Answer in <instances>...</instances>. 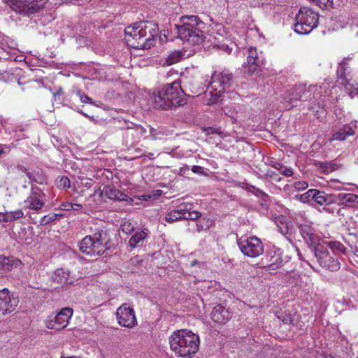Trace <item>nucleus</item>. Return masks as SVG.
<instances>
[{
    "label": "nucleus",
    "mask_w": 358,
    "mask_h": 358,
    "mask_svg": "<svg viewBox=\"0 0 358 358\" xmlns=\"http://www.w3.org/2000/svg\"><path fill=\"white\" fill-rule=\"evenodd\" d=\"M127 44L134 49H150L159 34L158 26L152 21H141L125 28Z\"/></svg>",
    "instance_id": "nucleus-1"
},
{
    "label": "nucleus",
    "mask_w": 358,
    "mask_h": 358,
    "mask_svg": "<svg viewBox=\"0 0 358 358\" xmlns=\"http://www.w3.org/2000/svg\"><path fill=\"white\" fill-rule=\"evenodd\" d=\"M169 342L171 350L176 356L182 358H192L199 351L200 338L197 334L190 330L180 329L173 332Z\"/></svg>",
    "instance_id": "nucleus-2"
},
{
    "label": "nucleus",
    "mask_w": 358,
    "mask_h": 358,
    "mask_svg": "<svg viewBox=\"0 0 358 358\" xmlns=\"http://www.w3.org/2000/svg\"><path fill=\"white\" fill-rule=\"evenodd\" d=\"M185 97L180 81L175 80L153 93L152 103L155 108L168 110L173 106H183L186 103Z\"/></svg>",
    "instance_id": "nucleus-3"
},
{
    "label": "nucleus",
    "mask_w": 358,
    "mask_h": 358,
    "mask_svg": "<svg viewBox=\"0 0 358 358\" xmlns=\"http://www.w3.org/2000/svg\"><path fill=\"white\" fill-rule=\"evenodd\" d=\"M203 22L195 15L182 16L179 22L175 24L178 37L191 45H200L203 42Z\"/></svg>",
    "instance_id": "nucleus-4"
},
{
    "label": "nucleus",
    "mask_w": 358,
    "mask_h": 358,
    "mask_svg": "<svg viewBox=\"0 0 358 358\" xmlns=\"http://www.w3.org/2000/svg\"><path fill=\"white\" fill-rule=\"evenodd\" d=\"M80 251L91 257L101 256L110 249V244L106 231L99 229L85 236L78 244Z\"/></svg>",
    "instance_id": "nucleus-5"
},
{
    "label": "nucleus",
    "mask_w": 358,
    "mask_h": 358,
    "mask_svg": "<svg viewBox=\"0 0 358 358\" xmlns=\"http://www.w3.org/2000/svg\"><path fill=\"white\" fill-rule=\"evenodd\" d=\"M233 79V74L227 69L215 71L208 86L210 98L207 104L217 103L222 95L229 88Z\"/></svg>",
    "instance_id": "nucleus-6"
},
{
    "label": "nucleus",
    "mask_w": 358,
    "mask_h": 358,
    "mask_svg": "<svg viewBox=\"0 0 358 358\" xmlns=\"http://www.w3.org/2000/svg\"><path fill=\"white\" fill-rule=\"evenodd\" d=\"M312 92H314L313 97L317 98L321 96H328L330 94L329 86L327 83H323L322 85H299L290 88L285 96L284 99L287 102L293 103L298 100H306L310 98Z\"/></svg>",
    "instance_id": "nucleus-7"
},
{
    "label": "nucleus",
    "mask_w": 358,
    "mask_h": 358,
    "mask_svg": "<svg viewBox=\"0 0 358 358\" xmlns=\"http://www.w3.org/2000/svg\"><path fill=\"white\" fill-rule=\"evenodd\" d=\"M294 29L301 35L308 34L318 25L319 15L308 7H302L294 18Z\"/></svg>",
    "instance_id": "nucleus-8"
},
{
    "label": "nucleus",
    "mask_w": 358,
    "mask_h": 358,
    "mask_svg": "<svg viewBox=\"0 0 358 358\" xmlns=\"http://www.w3.org/2000/svg\"><path fill=\"white\" fill-rule=\"evenodd\" d=\"M46 195L40 187L31 185L30 192L23 201V208L29 213H41L45 207Z\"/></svg>",
    "instance_id": "nucleus-9"
},
{
    "label": "nucleus",
    "mask_w": 358,
    "mask_h": 358,
    "mask_svg": "<svg viewBox=\"0 0 358 358\" xmlns=\"http://www.w3.org/2000/svg\"><path fill=\"white\" fill-rule=\"evenodd\" d=\"M315 256L320 265L331 271H338L341 264L338 258L334 255L325 245L318 243L315 246Z\"/></svg>",
    "instance_id": "nucleus-10"
},
{
    "label": "nucleus",
    "mask_w": 358,
    "mask_h": 358,
    "mask_svg": "<svg viewBox=\"0 0 358 358\" xmlns=\"http://www.w3.org/2000/svg\"><path fill=\"white\" fill-rule=\"evenodd\" d=\"M237 243L242 253L248 257L255 258L264 252L263 243L256 236L241 237Z\"/></svg>",
    "instance_id": "nucleus-11"
},
{
    "label": "nucleus",
    "mask_w": 358,
    "mask_h": 358,
    "mask_svg": "<svg viewBox=\"0 0 358 358\" xmlns=\"http://www.w3.org/2000/svg\"><path fill=\"white\" fill-rule=\"evenodd\" d=\"M71 308H63L57 314L50 315L45 320V327L49 329L60 331L66 328L73 315Z\"/></svg>",
    "instance_id": "nucleus-12"
},
{
    "label": "nucleus",
    "mask_w": 358,
    "mask_h": 358,
    "mask_svg": "<svg viewBox=\"0 0 358 358\" xmlns=\"http://www.w3.org/2000/svg\"><path fill=\"white\" fill-rule=\"evenodd\" d=\"M351 58L345 57L339 64L336 71L337 83L345 87L350 96V91H355L356 85L350 83L351 68L349 62Z\"/></svg>",
    "instance_id": "nucleus-13"
},
{
    "label": "nucleus",
    "mask_w": 358,
    "mask_h": 358,
    "mask_svg": "<svg viewBox=\"0 0 358 358\" xmlns=\"http://www.w3.org/2000/svg\"><path fill=\"white\" fill-rule=\"evenodd\" d=\"M118 324L124 327L132 329L137 325L134 308L128 303H123L116 311Z\"/></svg>",
    "instance_id": "nucleus-14"
},
{
    "label": "nucleus",
    "mask_w": 358,
    "mask_h": 358,
    "mask_svg": "<svg viewBox=\"0 0 358 358\" xmlns=\"http://www.w3.org/2000/svg\"><path fill=\"white\" fill-rule=\"evenodd\" d=\"M145 129H144L141 125L130 122L123 131V141L125 145L133 146L145 136Z\"/></svg>",
    "instance_id": "nucleus-15"
},
{
    "label": "nucleus",
    "mask_w": 358,
    "mask_h": 358,
    "mask_svg": "<svg viewBox=\"0 0 358 358\" xmlns=\"http://www.w3.org/2000/svg\"><path fill=\"white\" fill-rule=\"evenodd\" d=\"M19 303L17 296H15L8 289L0 290V314L5 315L15 310Z\"/></svg>",
    "instance_id": "nucleus-16"
},
{
    "label": "nucleus",
    "mask_w": 358,
    "mask_h": 358,
    "mask_svg": "<svg viewBox=\"0 0 358 358\" xmlns=\"http://www.w3.org/2000/svg\"><path fill=\"white\" fill-rule=\"evenodd\" d=\"M11 8L16 13L27 14L36 12L48 0H26L27 4L22 5V0H10Z\"/></svg>",
    "instance_id": "nucleus-17"
},
{
    "label": "nucleus",
    "mask_w": 358,
    "mask_h": 358,
    "mask_svg": "<svg viewBox=\"0 0 358 358\" xmlns=\"http://www.w3.org/2000/svg\"><path fill=\"white\" fill-rule=\"evenodd\" d=\"M262 64L263 58L262 55L258 54L255 48L250 47L248 49L247 62L243 64V71L245 73L250 75L255 73Z\"/></svg>",
    "instance_id": "nucleus-18"
},
{
    "label": "nucleus",
    "mask_w": 358,
    "mask_h": 358,
    "mask_svg": "<svg viewBox=\"0 0 358 358\" xmlns=\"http://www.w3.org/2000/svg\"><path fill=\"white\" fill-rule=\"evenodd\" d=\"M266 259L268 262L267 270L275 271L284 265L283 251L280 248L273 247L268 253Z\"/></svg>",
    "instance_id": "nucleus-19"
},
{
    "label": "nucleus",
    "mask_w": 358,
    "mask_h": 358,
    "mask_svg": "<svg viewBox=\"0 0 358 358\" xmlns=\"http://www.w3.org/2000/svg\"><path fill=\"white\" fill-rule=\"evenodd\" d=\"M300 234L304 241L310 245H317L320 240L316 230L308 223L301 224L299 227Z\"/></svg>",
    "instance_id": "nucleus-20"
},
{
    "label": "nucleus",
    "mask_w": 358,
    "mask_h": 358,
    "mask_svg": "<svg viewBox=\"0 0 358 358\" xmlns=\"http://www.w3.org/2000/svg\"><path fill=\"white\" fill-rule=\"evenodd\" d=\"M102 194L107 198L120 201H127L131 203L134 200L125 193L113 186H106L103 187Z\"/></svg>",
    "instance_id": "nucleus-21"
},
{
    "label": "nucleus",
    "mask_w": 358,
    "mask_h": 358,
    "mask_svg": "<svg viewBox=\"0 0 358 358\" xmlns=\"http://www.w3.org/2000/svg\"><path fill=\"white\" fill-rule=\"evenodd\" d=\"M334 203L350 208L358 207V195L351 193H338L335 194Z\"/></svg>",
    "instance_id": "nucleus-22"
},
{
    "label": "nucleus",
    "mask_w": 358,
    "mask_h": 358,
    "mask_svg": "<svg viewBox=\"0 0 358 358\" xmlns=\"http://www.w3.org/2000/svg\"><path fill=\"white\" fill-rule=\"evenodd\" d=\"M211 317L217 323L224 324L231 317V313L222 305L218 304L214 307Z\"/></svg>",
    "instance_id": "nucleus-23"
},
{
    "label": "nucleus",
    "mask_w": 358,
    "mask_h": 358,
    "mask_svg": "<svg viewBox=\"0 0 358 358\" xmlns=\"http://www.w3.org/2000/svg\"><path fill=\"white\" fill-rule=\"evenodd\" d=\"M191 208L192 204L188 203H181L175 208V210L180 215H181V218L183 220H195L199 217H201L200 212L195 210L191 211Z\"/></svg>",
    "instance_id": "nucleus-24"
},
{
    "label": "nucleus",
    "mask_w": 358,
    "mask_h": 358,
    "mask_svg": "<svg viewBox=\"0 0 358 358\" xmlns=\"http://www.w3.org/2000/svg\"><path fill=\"white\" fill-rule=\"evenodd\" d=\"M355 129L356 127L355 125L345 124L338 130L335 131L329 140L330 141H343L348 137L355 135Z\"/></svg>",
    "instance_id": "nucleus-25"
},
{
    "label": "nucleus",
    "mask_w": 358,
    "mask_h": 358,
    "mask_svg": "<svg viewBox=\"0 0 358 358\" xmlns=\"http://www.w3.org/2000/svg\"><path fill=\"white\" fill-rule=\"evenodd\" d=\"M148 234V229L145 228L137 230L130 238L128 243L129 245L131 248H135L142 245L146 239Z\"/></svg>",
    "instance_id": "nucleus-26"
},
{
    "label": "nucleus",
    "mask_w": 358,
    "mask_h": 358,
    "mask_svg": "<svg viewBox=\"0 0 358 358\" xmlns=\"http://www.w3.org/2000/svg\"><path fill=\"white\" fill-rule=\"evenodd\" d=\"M314 194V202L320 206H327L335 201V194H327L316 189Z\"/></svg>",
    "instance_id": "nucleus-27"
},
{
    "label": "nucleus",
    "mask_w": 358,
    "mask_h": 358,
    "mask_svg": "<svg viewBox=\"0 0 358 358\" xmlns=\"http://www.w3.org/2000/svg\"><path fill=\"white\" fill-rule=\"evenodd\" d=\"M21 261L13 257L0 256V270L3 272L10 271L14 267L21 265Z\"/></svg>",
    "instance_id": "nucleus-28"
},
{
    "label": "nucleus",
    "mask_w": 358,
    "mask_h": 358,
    "mask_svg": "<svg viewBox=\"0 0 358 358\" xmlns=\"http://www.w3.org/2000/svg\"><path fill=\"white\" fill-rule=\"evenodd\" d=\"M192 221L194 222L192 227L196 228L192 230L197 232L208 230L213 224V220L207 217H202L201 215V217H199L196 220Z\"/></svg>",
    "instance_id": "nucleus-29"
},
{
    "label": "nucleus",
    "mask_w": 358,
    "mask_h": 358,
    "mask_svg": "<svg viewBox=\"0 0 358 358\" xmlns=\"http://www.w3.org/2000/svg\"><path fill=\"white\" fill-rule=\"evenodd\" d=\"M322 245H325L327 248L331 249V253L336 256V254H345L346 253V248L341 243L335 241H325L322 243Z\"/></svg>",
    "instance_id": "nucleus-30"
},
{
    "label": "nucleus",
    "mask_w": 358,
    "mask_h": 358,
    "mask_svg": "<svg viewBox=\"0 0 358 358\" xmlns=\"http://www.w3.org/2000/svg\"><path fill=\"white\" fill-rule=\"evenodd\" d=\"M26 175L31 182L39 185L47 183V177L42 171H27Z\"/></svg>",
    "instance_id": "nucleus-31"
},
{
    "label": "nucleus",
    "mask_w": 358,
    "mask_h": 358,
    "mask_svg": "<svg viewBox=\"0 0 358 358\" xmlns=\"http://www.w3.org/2000/svg\"><path fill=\"white\" fill-rule=\"evenodd\" d=\"M70 273L62 268L57 269L52 275V279L55 282L65 284L68 282Z\"/></svg>",
    "instance_id": "nucleus-32"
},
{
    "label": "nucleus",
    "mask_w": 358,
    "mask_h": 358,
    "mask_svg": "<svg viewBox=\"0 0 358 358\" xmlns=\"http://www.w3.org/2000/svg\"><path fill=\"white\" fill-rule=\"evenodd\" d=\"M317 167L322 173H329L338 169V166L332 162H318Z\"/></svg>",
    "instance_id": "nucleus-33"
},
{
    "label": "nucleus",
    "mask_w": 358,
    "mask_h": 358,
    "mask_svg": "<svg viewBox=\"0 0 358 358\" xmlns=\"http://www.w3.org/2000/svg\"><path fill=\"white\" fill-rule=\"evenodd\" d=\"M137 225V223L131 220H125L120 224L121 231L126 234H129L133 232Z\"/></svg>",
    "instance_id": "nucleus-34"
},
{
    "label": "nucleus",
    "mask_w": 358,
    "mask_h": 358,
    "mask_svg": "<svg viewBox=\"0 0 358 358\" xmlns=\"http://www.w3.org/2000/svg\"><path fill=\"white\" fill-rule=\"evenodd\" d=\"M314 194H315V189H311L302 194L296 196V197L302 203H309L311 201H314Z\"/></svg>",
    "instance_id": "nucleus-35"
},
{
    "label": "nucleus",
    "mask_w": 358,
    "mask_h": 358,
    "mask_svg": "<svg viewBox=\"0 0 358 358\" xmlns=\"http://www.w3.org/2000/svg\"><path fill=\"white\" fill-rule=\"evenodd\" d=\"M275 224L277 227L278 228L279 232H280L284 236H287L288 234L289 228L287 222H285V217L282 216L276 217Z\"/></svg>",
    "instance_id": "nucleus-36"
},
{
    "label": "nucleus",
    "mask_w": 358,
    "mask_h": 358,
    "mask_svg": "<svg viewBox=\"0 0 358 358\" xmlns=\"http://www.w3.org/2000/svg\"><path fill=\"white\" fill-rule=\"evenodd\" d=\"M24 217V212L22 210L18 209L13 211H6V222H12L15 220L20 219Z\"/></svg>",
    "instance_id": "nucleus-37"
},
{
    "label": "nucleus",
    "mask_w": 358,
    "mask_h": 358,
    "mask_svg": "<svg viewBox=\"0 0 358 358\" xmlns=\"http://www.w3.org/2000/svg\"><path fill=\"white\" fill-rule=\"evenodd\" d=\"M62 214H58V213H50L46 215H44L42 217L40 220V224L41 225H46L48 224H50L57 220H59V218L62 217Z\"/></svg>",
    "instance_id": "nucleus-38"
},
{
    "label": "nucleus",
    "mask_w": 358,
    "mask_h": 358,
    "mask_svg": "<svg viewBox=\"0 0 358 358\" xmlns=\"http://www.w3.org/2000/svg\"><path fill=\"white\" fill-rule=\"evenodd\" d=\"M165 220L166 222L171 223L177 220H182V218L181 215H180L177 211L173 209L166 215Z\"/></svg>",
    "instance_id": "nucleus-39"
},
{
    "label": "nucleus",
    "mask_w": 358,
    "mask_h": 358,
    "mask_svg": "<svg viewBox=\"0 0 358 358\" xmlns=\"http://www.w3.org/2000/svg\"><path fill=\"white\" fill-rule=\"evenodd\" d=\"M182 54L179 51H176L169 55L167 58V62L169 64H173L179 62L181 59Z\"/></svg>",
    "instance_id": "nucleus-40"
},
{
    "label": "nucleus",
    "mask_w": 358,
    "mask_h": 358,
    "mask_svg": "<svg viewBox=\"0 0 358 358\" xmlns=\"http://www.w3.org/2000/svg\"><path fill=\"white\" fill-rule=\"evenodd\" d=\"M58 185H59V187H62V188L69 187H70V180L67 177L63 176L60 178V180L58 182Z\"/></svg>",
    "instance_id": "nucleus-41"
},
{
    "label": "nucleus",
    "mask_w": 358,
    "mask_h": 358,
    "mask_svg": "<svg viewBox=\"0 0 358 358\" xmlns=\"http://www.w3.org/2000/svg\"><path fill=\"white\" fill-rule=\"evenodd\" d=\"M294 187L299 191H302L308 188V183L305 181H296L294 184Z\"/></svg>",
    "instance_id": "nucleus-42"
},
{
    "label": "nucleus",
    "mask_w": 358,
    "mask_h": 358,
    "mask_svg": "<svg viewBox=\"0 0 358 358\" xmlns=\"http://www.w3.org/2000/svg\"><path fill=\"white\" fill-rule=\"evenodd\" d=\"M266 175L275 181H280L281 179L279 175L274 171H268Z\"/></svg>",
    "instance_id": "nucleus-43"
},
{
    "label": "nucleus",
    "mask_w": 358,
    "mask_h": 358,
    "mask_svg": "<svg viewBox=\"0 0 358 358\" xmlns=\"http://www.w3.org/2000/svg\"><path fill=\"white\" fill-rule=\"evenodd\" d=\"M217 46L219 50L226 52L228 54H230L232 50L231 48H230L228 45L224 43L221 45H217Z\"/></svg>",
    "instance_id": "nucleus-44"
},
{
    "label": "nucleus",
    "mask_w": 358,
    "mask_h": 358,
    "mask_svg": "<svg viewBox=\"0 0 358 358\" xmlns=\"http://www.w3.org/2000/svg\"><path fill=\"white\" fill-rule=\"evenodd\" d=\"M252 194L257 197H268V195L264 191L257 187L255 189Z\"/></svg>",
    "instance_id": "nucleus-45"
},
{
    "label": "nucleus",
    "mask_w": 358,
    "mask_h": 358,
    "mask_svg": "<svg viewBox=\"0 0 358 358\" xmlns=\"http://www.w3.org/2000/svg\"><path fill=\"white\" fill-rule=\"evenodd\" d=\"M285 176H291L293 174V171L291 168H287V166H284L280 171Z\"/></svg>",
    "instance_id": "nucleus-46"
},
{
    "label": "nucleus",
    "mask_w": 358,
    "mask_h": 358,
    "mask_svg": "<svg viewBox=\"0 0 358 358\" xmlns=\"http://www.w3.org/2000/svg\"><path fill=\"white\" fill-rule=\"evenodd\" d=\"M192 171L196 174H203V168L200 166H193L192 167Z\"/></svg>",
    "instance_id": "nucleus-47"
},
{
    "label": "nucleus",
    "mask_w": 358,
    "mask_h": 358,
    "mask_svg": "<svg viewBox=\"0 0 358 358\" xmlns=\"http://www.w3.org/2000/svg\"><path fill=\"white\" fill-rule=\"evenodd\" d=\"M72 203H71V202L62 203L60 206V208L64 210H71Z\"/></svg>",
    "instance_id": "nucleus-48"
},
{
    "label": "nucleus",
    "mask_w": 358,
    "mask_h": 358,
    "mask_svg": "<svg viewBox=\"0 0 358 358\" xmlns=\"http://www.w3.org/2000/svg\"><path fill=\"white\" fill-rule=\"evenodd\" d=\"M80 100L83 103H92V99L85 94L81 96Z\"/></svg>",
    "instance_id": "nucleus-49"
},
{
    "label": "nucleus",
    "mask_w": 358,
    "mask_h": 358,
    "mask_svg": "<svg viewBox=\"0 0 358 358\" xmlns=\"http://www.w3.org/2000/svg\"><path fill=\"white\" fill-rule=\"evenodd\" d=\"M83 208V205L80 203H72L71 210L78 211Z\"/></svg>",
    "instance_id": "nucleus-50"
},
{
    "label": "nucleus",
    "mask_w": 358,
    "mask_h": 358,
    "mask_svg": "<svg viewBox=\"0 0 358 358\" xmlns=\"http://www.w3.org/2000/svg\"><path fill=\"white\" fill-rule=\"evenodd\" d=\"M273 168L281 171L282 168L285 166L283 164L279 162H274V165H272Z\"/></svg>",
    "instance_id": "nucleus-51"
},
{
    "label": "nucleus",
    "mask_w": 358,
    "mask_h": 358,
    "mask_svg": "<svg viewBox=\"0 0 358 358\" xmlns=\"http://www.w3.org/2000/svg\"><path fill=\"white\" fill-rule=\"evenodd\" d=\"M245 188L248 192L253 193V192L255 191V189H256L257 187H255L254 185L247 184Z\"/></svg>",
    "instance_id": "nucleus-52"
},
{
    "label": "nucleus",
    "mask_w": 358,
    "mask_h": 358,
    "mask_svg": "<svg viewBox=\"0 0 358 358\" xmlns=\"http://www.w3.org/2000/svg\"><path fill=\"white\" fill-rule=\"evenodd\" d=\"M62 94V89L59 87L58 90L53 94L55 101H56L57 97Z\"/></svg>",
    "instance_id": "nucleus-53"
},
{
    "label": "nucleus",
    "mask_w": 358,
    "mask_h": 358,
    "mask_svg": "<svg viewBox=\"0 0 358 358\" xmlns=\"http://www.w3.org/2000/svg\"><path fill=\"white\" fill-rule=\"evenodd\" d=\"M6 211L3 213L0 212V222H6Z\"/></svg>",
    "instance_id": "nucleus-54"
},
{
    "label": "nucleus",
    "mask_w": 358,
    "mask_h": 358,
    "mask_svg": "<svg viewBox=\"0 0 358 358\" xmlns=\"http://www.w3.org/2000/svg\"><path fill=\"white\" fill-rule=\"evenodd\" d=\"M289 276H292L293 278H296L299 277V274L292 271L290 273H289Z\"/></svg>",
    "instance_id": "nucleus-55"
},
{
    "label": "nucleus",
    "mask_w": 358,
    "mask_h": 358,
    "mask_svg": "<svg viewBox=\"0 0 358 358\" xmlns=\"http://www.w3.org/2000/svg\"><path fill=\"white\" fill-rule=\"evenodd\" d=\"M76 94L79 97V99H80L81 96L82 95H84V94L82 92L81 90H78L75 92Z\"/></svg>",
    "instance_id": "nucleus-56"
},
{
    "label": "nucleus",
    "mask_w": 358,
    "mask_h": 358,
    "mask_svg": "<svg viewBox=\"0 0 358 358\" xmlns=\"http://www.w3.org/2000/svg\"><path fill=\"white\" fill-rule=\"evenodd\" d=\"M197 264H198V261H197V260H194V261H192V262H190V265H191L192 266H195V265H196Z\"/></svg>",
    "instance_id": "nucleus-57"
},
{
    "label": "nucleus",
    "mask_w": 358,
    "mask_h": 358,
    "mask_svg": "<svg viewBox=\"0 0 358 358\" xmlns=\"http://www.w3.org/2000/svg\"><path fill=\"white\" fill-rule=\"evenodd\" d=\"M78 113H80L83 114L84 116H85V117H89V118H90V119H93V117H90L87 114L85 113H84V112H83V111H78Z\"/></svg>",
    "instance_id": "nucleus-58"
},
{
    "label": "nucleus",
    "mask_w": 358,
    "mask_h": 358,
    "mask_svg": "<svg viewBox=\"0 0 358 358\" xmlns=\"http://www.w3.org/2000/svg\"><path fill=\"white\" fill-rule=\"evenodd\" d=\"M355 252V255L358 257V248H355V252Z\"/></svg>",
    "instance_id": "nucleus-59"
},
{
    "label": "nucleus",
    "mask_w": 358,
    "mask_h": 358,
    "mask_svg": "<svg viewBox=\"0 0 358 358\" xmlns=\"http://www.w3.org/2000/svg\"><path fill=\"white\" fill-rule=\"evenodd\" d=\"M76 358H78V357H76Z\"/></svg>",
    "instance_id": "nucleus-60"
}]
</instances>
